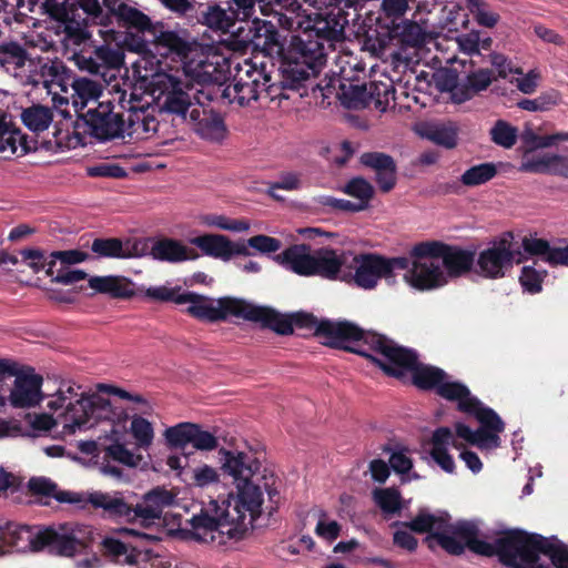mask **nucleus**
<instances>
[{
    "label": "nucleus",
    "mask_w": 568,
    "mask_h": 568,
    "mask_svg": "<svg viewBox=\"0 0 568 568\" xmlns=\"http://www.w3.org/2000/svg\"><path fill=\"white\" fill-rule=\"evenodd\" d=\"M221 470L234 479L236 495L229 494L226 499L212 500L213 515L201 509L186 523L191 528L180 529L185 539L204 544L225 545L227 540L244 538L248 526L262 514L263 491L252 478L260 468V462L243 452L225 448L219 450Z\"/></svg>",
    "instance_id": "nucleus-1"
},
{
    "label": "nucleus",
    "mask_w": 568,
    "mask_h": 568,
    "mask_svg": "<svg viewBox=\"0 0 568 568\" xmlns=\"http://www.w3.org/2000/svg\"><path fill=\"white\" fill-rule=\"evenodd\" d=\"M62 18L77 26L103 27L100 34L110 40L116 39L115 27L132 30L150 26V18L125 0H65Z\"/></svg>",
    "instance_id": "nucleus-2"
},
{
    "label": "nucleus",
    "mask_w": 568,
    "mask_h": 568,
    "mask_svg": "<svg viewBox=\"0 0 568 568\" xmlns=\"http://www.w3.org/2000/svg\"><path fill=\"white\" fill-rule=\"evenodd\" d=\"M317 337L323 338L324 345L357 354L367 358L373 365L375 359L386 357V351L394 342L383 334L363 329L353 322L327 318L321 320Z\"/></svg>",
    "instance_id": "nucleus-3"
},
{
    "label": "nucleus",
    "mask_w": 568,
    "mask_h": 568,
    "mask_svg": "<svg viewBox=\"0 0 568 568\" xmlns=\"http://www.w3.org/2000/svg\"><path fill=\"white\" fill-rule=\"evenodd\" d=\"M328 52L310 33L292 36L282 55L283 88L298 90L305 81L316 78L326 65Z\"/></svg>",
    "instance_id": "nucleus-4"
},
{
    "label": "nucleus",
    "mask_w": 568,
    "mask_h": 568,
    "mask_svg": "<svg viewBox=\"0 0 568 568\" xmlns=\"http://www.w3.org/2000/svg\"><path fill=\"white\" fill-rule=\"evenodd\" d=\"M375 366L385 375L396 379H403L406 372H410L413 385L422 390L436 393L443 379L448 378L444 369L419 363L415 349L400 346L395 341L386 351L384 359H375Z\"/></svg>",
    "instance_id": "nucleus-5"
},
{
    "label": "nucleus",
    "mask_w": 568,
    "mask_h": 568,
    "mask_svg": "<svg viewBox=\"0 0 568 568\" xmlns=\"http://www.w3.org/2000/svg\"><path fill=\"white\" fill-rule=\"evenodd\" d=\"M130 418L128 409L99 394L84 395L67 406L64 429L74 434L78 429L93 427L101 420L123 425Z\"/></svg>",
    "instance_id": "nucleus-6"
},
{
    "label": "nucleus",
    "mask_w": 568,
    "mask_h": 568,
    "mask_svg": "<svg viewBox=\"0 0 568 568\" xmlns=\"http://www.w3.org/2000/svg\"><path fill=\"white\" fill-rule=\"evenodd\" d=\"M450 515L446 511L432 514L427 509H420L409 521H395L392 526L404 527L415 534H427L424 542L432 550L438 545L447 554L460 556L465 551V545L453 535L450 528Z\"/></svg>",
    "instance_id": "nucleus-7"
},
{
    "label": "nucleus",
    "mask_w": 568,
    "mask_h": 568,
    "mask_svg": "<svg viewBox=\"0 0 568 568\" xmlns=\"http://www.w3.org/2000/svg\"><path fill=\"white\" fill-rule=\"evenodd\" d=\"M355 272L346 270L342 274V281L354 283L363 290H373L381 278H390L395 271L406 270L409 258L405 256L385 257L376 253H362L353 257Z\"/></svg>",
    "instance_id": "nucleus-8"
},
{
    "label": "nucleus",
    "mask_w": 568,
    "mask_h": 568,
    "mask_svg": "<svg viewBox=\"0 0 568 568\" xmlns=\"http://www.w3.org/2000/svg\"><path fill=\"white\" fill-rule=\"evenodd\" d=\"M410 254L416 258H440L444 272L449 277H462L475 272L476 251L442 241H423L415 244Z\"/></svg>",
    "instance_id": "nucleus-9"
},
{
    "label": "nucleus",
    "mask_w": 568,
    "mask_h": 568,
    "mask_svg": "<svg viewBox=\"0 0 568 568\" xmlns=\"http://www.w3.org/2000/svg\"><path fill=\"white\" fill-rule=\"evenodd\" d=\"M520 564L525 568H568V547L556 537L524 530Z\"/></svg>",
    "instance_id": "nucleus-10"
},
{
    "label": "nucleus",
    "mask_w": 568,
    "mask_h": 568,
    "mask_svg": "<svg viewBox=\"0 0 568 568\" xmlns=\"http://www.w3.org/2000/svg\"><path fill=\"white\" fill-rule=\"evenodd\" d=\"M244 301L237 297L224 296L216 300V305H214L213 300L206 296L185 292L179 296L176 304L189 303L186 312L191 316L200 321L215 323L225 321L229 316L242 318Z\"/></svg>",
    "instance_id": "nucleus-11"
},
{
    "label": "nucleus",
    "mask_w": 568,
    "mask_h": 568,
    "mask_svg": "<svg viewBox=\"0 0 568 568\" xmlns=\"http://www.w3.org/2000/svg\"><path fill=\"white\" fill-rule=\"evenodd\" d=\"M513 234L507 233L491 246L479 252L475 257V273L484 278L498 280L505 277L516 261L517 264L524 262L525 257L520 255L516 258L517 252L511 248Z\"/></svg>",
    "instance_id": "nucleus-12"
},
{
    "label": "nucleus",
    "mask_w": 568,
    "mask_h": 568,
    "mask_svg": "<svg viewBox=\"0 0 568 568\" xmlns=\"http://www.w3.org/2000/svg\"><path fill=\"white\" fill-rule=\"evenodd\" d=\"M523 536L524 530L521 529L507 530L494 544L476 537L467 548L480 556H497L499 561L508 568H525L520 564Z\"/></svg>",
    "instance_id": "nucleus-13"
},
{
    "label": "nucleus",
    "mask_w": 568,
    "mask_h": 568,
    "mask_svg": "<svg viewBox=\"0 0 568 568\" xmlns=\"http://www.w3.org/2000/svg\"><path fill=\"white\" fill-rule=\"evenodd\" d=\"M436 394L449 402L457 403V409L462 413L475 416L479 423L499 425V415L490 407L485 406L469 388L462 382L443 379Z\"/></svg>",
    "instance_id": "nucleus-14"
},
{
    "label": "nucleus",
    "mask_w": 568,
    "mask_h": 568,
    "mask_svg": "<svg viewBox=\"0 0 568 568\" xmlns=\"http://www.w3.org/2000/svg\"><path fill=\"white\" fill-rule=\"evenodd\" d=\"M113 108L110 101L99 102L97 106L90 108L85 113L79 114V119H81L87 126L84 132L103 142L123 138V115L113 112Z\"/></svg>",
    "instance_id": "nucleus-15"
},
{
    "label": "nucleus",
    "mask_w": 568,
    "mask_h": 568,
    "mask_svg": "<svg viewBox=\"0 0 568 568\" xmlns=\"http://www.w3.org/2000/svg\"><path fill=\"white\" fill-rule=\"evenodd\" d=\"M202 91L203 87L200 89L199 94L195 95V104L197 105L193 106L189 113L190 123L196 134L202 139L221 142L227 134L224 118L211 105V102H215L216 100H204L202 97L200 98Z\"/></svg>",
    "instance_id": "nucleus-16"
},
{
    "label": "nucleus",
    "mask_w": 568,
    "mask_h": 568,
    "mask_svg": "<svg viewBox=\"0 0 568 568\" xmlns=\"http://www.w3.org/2000/svg\"><path fill=\"white\" fill-rule=\"evenodd\" d=\"M273 84L255 87L248 82H242L241 78H233L231 84L222 85H204L200 98L204 100H221L229 103L236 102L239 105L244 106L250 104L251 101H256L263 91L268 94L272 92Z\"/></svg>",
    "instance_id": "nucleus-17"
},
{
    "label": "nucleus",
    "mask_w": 568,
    "mask_h": 568,
    "mask_svg": "<svg viewBox=\"0 0 568 568\" xmlns=\"http://www.w3.org/2000/svg\"><path fill=\"white\" fill-rule=\"evenodd\" d=\"M164 437L171 448L183 449L191 444L197 450H213L219 445L216 436L199 424L187 422L166 428Z\"/></svg>",
    "instance_id": "nucleus-18"
},
{
    "label": "nucleus",
    "mask_w": 568,
    "mask_h": 568,
    "mask_svg": "<svg viewBox=\"0 0 568 568\" xmlns=\"http://www.w3.org/2000/svg\"><path fill=\"white\" fill-rule=\"evenodd\" d=\"M405 281L418 291H430L447 284V276L435 258H416L409 253Z\"/></svg>",
    "instance_id": "nucleus-19"
},
{
    "label": "nucleus",
    "mask_w": 568,
    "mask_h": 568,
    "mask_svg": "<svg viewBox=\"0 0 568 568\" xmlns=\"http://www.w3.org/2000/svg\"><path fill=\"white\" fill-rule=\"evenodd\" d=\"M162 23L154 24L150 20V26L148 28L135 30L139 33H148L152 37V45L160 55H173L180 60H186L193 51L195 42L189 41L175 31H164L162 30Z\"/></svg>",
    "instance_id": "nucleus-20"
},
{
    "label": "nucleus",
    "mask_w": 568,
    "mask_h": 568,
    "mask_svg": "<svg viewBox=\"0 0 568 568\" xmlns=\"http://www.w3.org/2000/svg\"><path fill=\"white\" fill-rule=\"evenodd\" d=\"M84 544L72 534L59 532L52 527L40 529L33 538V551L48 550L51 555L71 557L81 551Z\"/></svg>",
    "instance_id": "nucleus-21"
},
{
    "label": "nucleus",
    "mask_w": 568,
    "mask_h": 568,
    "mask_svg": "<svg viewBox=\"0 0 568 568\" xmlns=\"http://www.w3.org/2000/svg\"><path fill=\"white\" fill-rule=\"evenodd\" d=\"M42 376L36 374L32 368L20 372L14 379L9 400L14 408H29L37 406L42 399Z\"/></svg>",
    "instance_id": "nucleus-22"
},
{
    "label": "nucleus",
    "mask_w": 568,
    "mask_h": 568,
    "mask_svg": "<svg viewBox=\"0 0 568 568\" xmlns=\"http://www.w3.org/2000/svg\"><path fill=\"white\" fill-rule=\"evenodd\" d=\"M359 163L375 173V182L383 193L390 192L397 183V164L387 153L371 151L359 156Z\"/></svg>",
    "instance_id": "nucleus-23"
},
{
    "label": "nucleus",
    "mask_w": 568,
    "mask_h": 568,
    "mask_svg": "<svg viewBox=\"0 0 568 568\" xmlns=\"http://www.w3.org/2000/svg\"><path fill=\"white\" fill-rule=\"evenodd\" d=\"M170 85L164 92V100L162 110L186 120L187 114L196 106L195 95L199 94L200 89H194L193 85H185L176 78L169 77Z\"/></svg>",
    "instance_id": "nucleus-24"
},
{
    "label": "nucleus",
    "mask_w": 568,
    "mask_h": 568,
    "mask_svg": "<svg viewBox=\"0 0 568 568\" xmlns=\"http://www.w3.org/2000/svg\"><path fill=\"white\" fill-rule=\"evenodd\" d=\"M89 504L94 509H102L103 518L128 523L136 521L135 506L126 501L121 494L95 491L89 495Z\"/></svg>",
    "instance_id": "nucleus-25"
},
{
    "label": "nucleus",
    "mask_w": 568,
    "mask_h": 568,
    "mask_svg": "<svg viewBox=\"0 0 568 568\" xmlns=\"http://www.w3.org/2000/svg\"><path fill=\"white\" fill-rule=\"evenodd\" d=\"M347 19L344 14L328 13L326 17H320L314 21L311 28L304 30L317 42H322L327 51H334L337 42L345 38V24Z\"/></svg>",
    "instance_id": "nucleus-26"
},
{
    "label": "nucleus",
    "mask_w": 568,
    "mask_h": 568,
    "mask_svg": "<svg viewBox=\"0 0 568 568\" xmlns=\"http://www.w3.org/2000/svg\"><path fill=\"white\" fill-rule=\"evenodd\" d=\"M242 318L248 322L260 323L263 328H270L280 335H290L293 333L291 315H283L277 311L257 306L244 301Z\"/></svg>",
    "instance_id": "nucleus-27"
},
{
    "label": "nucleus",
    "mask_w": 568,
    "mask_h": 568,
    "mask_svg": "<svg viewBox=\"0 0 568 568\" xmlns=\"http://www.w3.org/2000/svg\"><path fill=\"white\" fill-rule=\"evenodd\" d=\"M175 501V495L164 487H155L143 496V501L134 505L136 520L143 525L162 517L163 510Z\"/></svg>",
    "instance_id": "nucleus-28"
},
{
    "label": "nucleus",
    "mask_w": 568,
    "mask_h": 568,
    "mask_svg": "<svg viewBox=\"0 0 568 568\" xmlns=\"http://www.w3.org/2000/svg\"><path fill=\"white\" fill-rule=\"evenodd\" d=\"M105 555L111 557L118 564H125L129 566H136L141 562L148 564L152 557L153 551L146 548H140L138 545L125 544L119 539L109 537L102 542Z\"/></svg>",
    "instance_id": "nucleus-29"
},
{
    "label": "nucleus",
    "mask_w": 568,
    "mask_h": 568,
    "mask_svg": "<svg viewBox=\"0 0 568 568\" xmlns=\"http://www.w3.org/2000/svg\"><path fill=\"white\" fill-rule=\"evenodd\" d=\"M313 256L311 246L307 244H293L286 247L282 253L274 256V261L287 271L300 276H312Z\"/></svg>",
    "instance_id": "nucleus-30"
},
{
    "label": "nucleus",
    "mask_w": 568,
    "mask_h": 568,
    "mask_svg": "<svg viewBox=\"0 0 568 568\" xmlns=\"http://www.w3.org/2000/svg\"><path fill=\"white\" fill-rule=\"evenodd\" d=\"M150 254L154 260L169 263L193 261L200 256L194 248H190L181 241L171 237L155 240Z\"/></svg>",
    "instance_id": "nucleus-31"
},
{
    "label": "nucleus",
    "mask_w": 568,
    "mask_h": 568,
    "mask_svg": "<svg viewBox=\"0 0 568 568\" xmlns=\"http://www.w3.org/2000/svg\"><path fill=\"white\" fill-rule=\"evenodd\" d=\"M344 258L333 248L323 247L315 251L312 264V276H320L329 281H342Z\"/></svg>",
    "instance_id": "nucleus-32"
},
{
    "label": "nucleus",
    "mask_w": 568,
    "mask_h": 568,
    "mask_svg": "<svg viewBox=\"0 0 568 568\" xmlns=\"http://www.w3.org/2000/svg\"><path fill=\"white\" fill-rule=\"evenodd\" d=\"M196 19L203 26L223 33L230 32L237 21L236 12H227L220 4H202L197 6Z\"/></svg>",
    "instance_id": "nucleus-33"
},
{
    "label": "nucleus",
    "mask_w": 568,
    "mask_h": 568,
    "mask_svg": "<svg viewBox=\"0 0 568 568\" xmlns=\"http://www.w3.org/2000/svg\"><path fill=\"white\" fill-rule=\"evenodd\" d=\"M519 171L528 173H549L568 179V161L558 154H544L532 158L525 155Z\"/></svg>",
    "instance_id": "nucleus-34"
},
{
    "label": "nucleus",
    "mask_w": 568,
    "mask_h": 568,
    "mask_svg": "<svg viewBox=\"0 0 568 568\" xmlns=\"http://www.w3.org/2000/svg\"><path fill=\"white\" fill-rule=\"evenodd\" d=\"M452 440V430L449 427L442 426L433 432L430 438V456L433 460L446 473H455V462L448 453V446Z\"/></svg>",
    "instance_id": "nucleus-35"
},
{
    "label": "nucleus",
    "mask_w": 568,
    "mask_h": 568,
    "mask_svg": "<svg viewBox=\"0 0 568 568\" xmlns=\"http://www.w3.org/2000/svg\"><path fill=\"white\" fill-rule=\"evenodd\" d=\"M89 286L95 292L113 298H130L134 295L132 282L123 276H91Z\"/></svg>",
    "instance_id": "nucleus-36"
},
{
    "label": "nucleus",
    "mask_w": 568,
    "mask_h": 568,
    "mask_svg": "<svg viewBox=\"0 0 568 568\" xmlns=\"http://www.w3.org/2000/svg\"><path fill=\"white\" fill-rule=\"evenodd\" d=\"M69 85L73 90V105L77 110L84 109L89 102H97L99 97L102 94V85L100 82L88 79L77 77L72 73Z\"/></svg>",
    "instance_id": "nucleus-37"
},
{
    "label": "nucleus",
    "mask_w": 568,
    "mask_h": 568,
    "mask_svg": "<svg viewBox=\"0 0 568 568\" xmlns=\"http://www.w3.org/2000/svg\"><path fill=\"white\" fill-rule=\"evenodd\" d=\"M29 53L26 48L16 41H7L0 44V69L14 77L18 71L26 65L29 60Z\"/></svg>",
    "instance_id": "nucleus-38"
},
{
    "label": "nucleus",
    "mask_w": 568,
    "mask_h": 568,
    "mask_svg": "<svg viewBox=\"0 0 568 568\" xmlns=\"http://www.w3.org/2000/svg\"><path fill=\"white\" fill-rule=\"evenodd\" d=\"M190 243L197 246L203 254L220 258L224 262L230 261L231 240L222 234H203L190 240Z\"/></svg>",
    "instance_id": "nucleus-39"
},
{
    "label": "nucleus",
    "mask_w": 568,
    "mask_h": 568,
    "mask_svg": "<svg viewBox=\"0 0 568 568\" xmlns=\"http://www.w3.org/2000/svg\"><path fill=\"white\" fill-rule=\"evenodd\" d=\"M495 79V73L490 69L469 71L463 80V91L459 93L462 95L459 103H464L486 90Z\"/></svg>",
    "instance_id": "nucleus-40"
},
{
    "label": "nucleus",
    "mask_w": 568,
    "mask_h": 568,
    "mask_svg": "<svg viewBox=\"0 0 568 568\" xmlns=\"http://www.w3.org/2000/svg\"><path fill=\"white\" fill-rule=\"evenodd\" d=\"M33 538L36 534L28 525L9 521L0 526V542L4 546L22 547V544L28 542L33 550Z\"/></svg>",
    "instance_id": "nucleus-41"
},
{
    "label": "nucleus",
    "mask_w": 568,
    "mask_h": 568,
    "mask_svg": "<svg viewBox=\"0 0 568 568\" xmlns=\"http://www.w3.org/2000/svg\"><path fill=\"white\" fill-rule=\"evenodd\" d=\"M22 123L32 132H43L53 121V111L42 104H33L21 112Z\"/></svg>",
    "instance_id": "nucleus-42"
},
{
    "label": "nucleus",
    "mask_w": 568,
    "mask_h": 568,
    "mask_svg": "<svg viewBox=\"0 0 568 568\" xmlns=\"http://www.w3.org/2000/svg\"><path fill=\"white\" fill-rule=\"evenodd\" d=\"M72 73L73 72L60 60L48 61L40 67L41 82L45 87L57 84L64 92L67 91Z\"/></svg>",
    "instance_id": "nucleus-43"
},
{
    "label": "nucleus",
    "mask_w": 568,
    "mask_h": 568,
    "mask_svg": "<svg viewBox=\"0 0 568 568\" xmlns=\"http://www.w3.org/2000/svg\"><path fill=\"white\" fill-rule=\"evenodd\" d=\"M408 9V0H382L377 24L381 29L387 31L389 26L405 20L404 16Z\"/></svg>",
    "instance_id": "nucleus-44"
},
{
    "label": "nucleus",
    "mask_w": 568,
    "mask_h": 568,
    "mask_svg": "<svg viewBox=\"0 0 568 568\" xmlns=\"http://www.w3.org/2000/svg\"><path fill=\"white\" fill-rule=\"evenodd\" d=\"M91 251L99 257L105 258H130L134 254L123 247V242L118 237H97L91 244Z\"/></svg>",
    "instance_id": "nucleus-45"
},
{
    "label": "nucleus",
    "mask_w": 568,
    "mask_h": 568,
    "mask_svg": "<svg viewBox=\"0 0 568 568\" xmlns=\"http://www.w3.org/2000/svg\"><path fill=\"white\" fill-rule=\"evenodd\" d=\"M384 36L389 40L397 39L402 43L413 47L422 42L420 27L416 22L408 20H403L397 24L389 26V29L385 31Z\"/></svg>",
    "instance_id": "nucleus-46"
},
{
    "label": "nucleus",
    "mask_w": 568,
    "mask_h": 568,
    "mask_svg": "<svg viewBox=\"0 0 568 568\" xmlns=\"http://www.w3.org/2000/svg\"><path fill=\"white\" fill-rule=\"evenodd\" d=\"M498 173L497 166L493 162H485L473 165L467 169L460 176V182L465 186H478L493 180Z\"/></svg>",
    "instance_id": "nucleus-47"
},
{
    "label": "nucleus",
    "mask_w": 568,
    "mask_h": 568,
    "mask_svg": "<svg viewBox=\"0 0 568 568\" xmlns=\"http://www.w3.org/2000/svg\"><path fill=\"white\" fill-rule=\"evenodd\" d=\"M373 499L384 514H396L403 507L400 491L395 487L375 488Z\"/></svg>",
    "instance_id": "nucleus-48"
},
{
    "label": "nucleus",
    "mask_w": 568,
    "mask_h": 568,
    "mask_svg": "<svg viewBox=\"0 0 568 568\" xmlns=\"http://www.w3.org/2000/svg\"><path fill=\"white\" fill-rule=\"evenodd\" d=\"M130 434L139 448L148 449L154 439V428L151 422L140 415L131 418Z\"/></svg>",
    "instance_id": "nucleus-49"
},
{
    "label": "nucleus",
    "mask_w": 568,
    "mask_h": 568,
    "mask_svg": "<svg viewBox=\"0 0 568 568\" xmlns=\"http://www.w3.org/2000/svg\"><path fill=\"white\" fill-rule=\"evenodd\" d=\"M344 193L358 200L359 205H364V210L368 209L369 202L374 197V186L363 176L351 179L343 189Z\"/></svg>",
    "instance_id": "nucleus-50"
},
{
    "label": "nucleus",
    "mask_w": 568,
    "mask_h": 568,
    "mask_svg": "<svg viewBox=\"0 0 568 568\" xmlns=\"http://www.w3.org/2000/svg\"><path fill=\"white\" fill-rule=\"evenodd\" d=\"M233 78H241L242 82H248L255 87L271 84V77L265 72L264 67L257 68L250 59L237 65Z\"/></svg>",
    "instance_id": "nucleus-51"
},
{
    "label": "nucleus",
    "mask_w": 568,
    "mask_h": 568,
    "mask_svg": "<svg viewBox=\"0 0 568 568\" xmlns=\"http://www.w3.org/2000/svg\"><path fill=\"white\" fill-rule=\"evenodd\" d=\"M490 140L505 149L513 148L518 138V130L505 120H497L489 131Z\"/></svg>",
    "instance_id": "nucleus-52"
},
{
    "label": "nucleus",
    "mask_w": 568,
    "mask_h": 568,
    "mask_svg": "<svg viewBox=\"0 0 568 568\" xmlns=\"http://www.w3.org/2000/svg\"><path fill=\"white\" fill-rule=\"evenodd\" d=\"M97 389L101 393L118 396L121 399L133 402L141 414H150L152 406L149 400L141 394H132L121 387L110 384H98Z\"/></svg>",
    "instance_id": "nucleus-53"
},
{
    "label": "nucleus",
    "mask_w": 568,
    "mask_h": 568,
    "mask_svg": "<svg viewBox=\"0 0 568 568\" xmlns=\"http://www.w3.org/2000/svg\"><path fill=\"white\" fill-rule=\"evenodd\" d=\"M88 258L89 254L80 250L54 251L50 254V261L45 273L48 276H53L58 261H60V266L69 267V265L84 262Z\"/></svg>",
    "instance_id": "nucleus-54"
},
{
    "label": "nucleus",
    "mask_w": 568,
    "mask_h": 568,
    "mask_svg": "<svg viewBox=\"0 0 568 568\" xmlns=\"http://www.w3.org/2000/svg\"><path fill=\"white\" fill-rule=\"evenodd\" d=\"M499 422H500L499 425H495V423H493V426L480 423L481 426L479 429L476 430L474 445L478 446L480 448L498 447L499 442H500L498 434L503 433L505 429V423L503 422V419L500 417H499Z\"/></svg>",
    "instance_id": "nucleus-55"
},
{
    "label": "nucleus",
    "mask_w": 568,
    "mask_h": 568,
    "mask_svg": "<svg viewBox=\"0 0 568 568\" xmlns=\"http://www.w3.org/2000/svg\"><path fill=\"white\" fill-rule=\"evenodd\" d=\"M437 85L442 91L450 92L454 102L459 103L463 91V80L459 79V74L454 69H446L437 74Z\"/></svg>",
    "instance_id": "nucleus-56"
},
{
    "label": "nucleus",
    "mask_w": 568,
    "mask_h": 568,
    "mask_svg": "<svg viewBox=\"0 0 568 568\" xmlns=\"http://www.w3.org/2000/svg\"><path fill=\"white\" fill-rule=\"evenodd\" d=\"M546 275V271H537L535 266L526 265L521 268L519 282L524 291L537 294L542 288L541 285Z\"/></svg>",
    "instance_id": "nucleus-57"
},
{
    "label": "nucleus",
    "mask_w": 568,
    "mask_h": 568,
    "mask_svg": "<svg viewBox=\"0 0 568 568\" xmlns=\"http://www.w3.org/2000/svg\"><path fill=\"white\" fill-rule=\"evenodd\" d=\"M424 135L435 144L446 149H453L457 145L456 128H429L424 132Z\"/></svg>",
    "instance_id": "nucleus-58"
},
{
    "label": "nucleus",
    "mask_w": 568,
    "mask_h": 568,
    "mask_svg": "<svg viewBox=\"0 0 568 568\" xmlns=\"http://www.w3.org/2000/svg\"><path fill=\"white\" fill-rule=\"evenodd\" d=\"M558 95L556 92L545 93L536 99H524L518 105L520 109L526 111H546L557 104Z\"/></svg>",
    "instance_id": "nucleus-59"
},
{
    "label": "nucleus",
    "mask_w": 568,
    "mask_h": 568,
    "mask_svg": "<svg viewBox=\"0 0 568 568\" xmlns=\"http://www.w3.org/2000/svg\"><path fill=\"white\" fill-rule=\"evenodd\" d=\"M104 459H113L126 466H134V455L121 443H113L105 447Z\"/></svg>",
    "instance_id": "nucleus-60"
},
{
    "label": "nucleus",
    "mask_w": 568,
    "mask_h": 568,
    "mask_svg": "<svg viewBox=\"0 0 568 568\" xmlns=\"http://www.w3.org/2000/svg\"><path fill=\"white\" fill-rule=\"evenodd\" d=\"M247 244L250 245V247L263 254L275 253L282 246V242L278 239L264 234H258L250 237L247 240Z\"/></svg>",
    "instance_id": "nucleus-61"
},
{
    "label": "nucleus",
    "mask_w": 568,
    "mask_h": 568,
    "mask_svg": "<svg viewBox=\"0 0 568 568\" xmlns=\"http://www.w3.org/2000/svg\"><path fill=\"white\" fill-rule=\"evenodd\" d=\"M88 175L92 178L123 179L126 176V171L119 164L100 163L88 168Z\"/></svg>",
    "instance_id": "nucleus-62"
},
{
    "label": "nucleus",
    "mask_w": 568,
    "mask_h": 568,
    "mask_svg": "<svg viewBox=\"0 0 568 568\" xmlns=\"http://www.w3.org/2000/svg\"><path fill=\"white\" fill-rule=\"evenodd\" d=\"M450 528L453 535H456L460 540H463L465 547H467L471 540H474L479 535L478 526L475 523L462 520L456 524L450 523Z\"/></svg>",
    "instance_id": "nucleus-63"
},
{
    "label": "nucleus",
    "mask_w": 568,
    "mask_h": 568,
    "mask_svg": "<svg viewBox=\"0 0 568 568\" xmlns=\"http://www.w3.org/2000/svg\"><path fill=\"white\" fill-rule=\"evenodd\" d=\"M28 488L34 496L53 497L58 485L45 477H32L28 481Z\"/></svg>",
    "instance_id": "nucleus-64"
}]
</instances>
